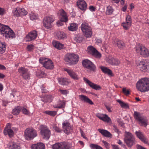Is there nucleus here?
I'll use <instances>...</instances> for the list:
<instances>
[{"mask_svg":"<svg viewBox=\"0 0 149 149\" xmlns=\"http://www.w3.org/2000/svg\"><path fill=\"white\" fill-rule=\"evenodd\" d=\"M137 88L141 92L149 91V79L143 78L139 80L137 83Z\"/></svg>","mask_w":149,"mask_h":149,"instance_id":"f257e3e1","label":"nucleus"},{"mask_svg":"<svg viewBox=\"0 0 149 149\" xmlns=\"http://www.w3.org/2000/svg\"><path fill=\"white\" fill-rule=\"evenodd\" d=\"M79 59L78 55L74 53H68L65 55L64 60L66 64L69 65H72L76 64Z\"/></svg>","mask_w":149,"mask_h":149,"instance_id":"f03ea898","label":"nucleus"},{"mask_svg":"<svg viewBox=\"0 0 149 149\" xmlns=\"http://www.w3.org/2000/svg\"><path fill=\"white\" fill-rule=\"evenodd\" d=\"M0 33L7 38H13L15 36L13 31L8 26L4 25H0Z\"/></svg>","mask_w":149,"mask_h":149,"instance_id":"7ed1b4c3","label":"nucleus"},{"mask_svg":"<svg viewBox=\"0 0 149 149\" xmlns=\"http://www.w3.org/2000/svg\"><path fill=\"white\" fill-rule=\"evenodd\" d=\"M124 141L129 147H131L132 146L135 144L136 141L133 135L131 133L127 132H125Z\"/></svg>","mask_w":149,"mask_h":149,"instance_id":"20e7f679","label":"nucleus"},{"mask_svg":"<svg viewBox=\"0 0 149 149\" xmlns=\"http://www.w3.org/2000/svg\"><path fill=\"white\" fill-rule=\"evenodd\" d=\"M134 117L139 123L141 125L146 127L148 125V119L146 117L141 116V114L138 112L135 111L133 114Z\"/></svg>","mask_w":149,"mask_h":149,"instance_id":"39448f33","label":"nucleus"},{"mask_svg":"<svg viewBox=\"0 0 149 149\" xmlns=\"http://www.w3.org/2000/svg\"><path fill=\"white\" fill-rule=\"evenodd\" d=\"M81 29L85 37H91L92 34L91 28L87 22L85 21L83 22L81 25Z\"/></svg>","mask_w":149,"mask_h":149,"instance_id":"423d86ee","label":"nucleus"},{"mask_svg":"<svg viewBox=\"0 0 149 149\" xmlns=\"http://www.w3.org/2000/svg\"><path fill=\"white\" fill-rule=\"evenodd\" d=\"M136 52L145 57L149 56V51L144 46L141 45H137L135 48Z\"/></svg>","mask_w":149,"mask_h":149,"instance_id":"0eeeda50","label":"nucleus"},{"mask_svg":"<svg viewBox=\"0 0 149 149\" xmlns=\"http://www.w3.org/2000/svg\"><path fill=\"white\" fill-rule=\"evenodd\" d=\"M40 133L43 139H48L51 135V131L47 126L41 125L40 128Z\"/></svg>","mask_w":149,"mask_h":149,"instance_id":"6e6552de","label":"nucleus"},{"mask_svg":"<svg viewBox=\"0 0 149 149\" xmlns=\"http://www.w3.org/2000/svg\"><path fill=\"white\" fill-rule=\"evenodd\" d=\"M37 135L36 131L33 128H27L25 131L24 136L26 139H33Z\"/></svg>","mask_w":149,"mask_h":149,"instance_id":"1a4fd4ad","label":"nucleus"},{"mask_svg":"<svg viewBox=\"0 0 149 149\" xmlns=\"http://www.w3.org/2000/svg\"><path fill=\"white\" fill-rule=\"evenodd\" d=\"M39 61L40 63L42 64L44 67L47 69L51 70L54 68L53 63L51 60L45 58H40Z\"/></svg>","mask_w":149,"mask_h":149,"instance_id":"9d476101","label":"nucleus"},{"mask_svg":"<svg viewBox=\"0 0 149 149\" xmlns=\"http://www.w3.org/2000/svg\"><path fill=\"white\" fill-rule=\"evenodd\" d=\"M54 18L52 16H49L45 17L43 20L44 26L47 29L52 27L51 24L54 20Z\"/></svg>","mask_w":149,"mask_h":149,"instance_id":"9b49d317","label":"nucleus"},{"mask_svg":"<svg viewBox=\"0 0 149 149\" xmlns=\"http://www.w3.org/2000/svg\"><path fill=\"white\" fill-rule=\"evenodd\" d=\"M18 72L20 73L24 79H29L30 74L28 69L24 67H20L18 69Z\"/></svg>","mask_w":149,"mask_h":149,"instance_id":"f8f14e48","label":"nucleus"},{"mask_svg":"<svg viewBox=\"0 0 149 149\" xmlns=\"http://www.w3.org/2000/svg\"><path fill=\"white\" fill-rule=\"evenodd\" d=\"M136 65L137 69L139 70L144 72L146 71L147 63L144 60L138 61L136 63Z\"/></svg>","mask_w":149,"mask_h":149,"instance_id":"ddd939ff","label":"nucleus"},{"mask_svg":"<svg viewBox=\"0 0 149 149\" xmlns=\"http://www.w3.org/2000/svg\"><path fill=\"white\" fill-rule=\"evenodd\" d=\"M82 64L84 67L90 70L94 71L96 67L93 63L88 59H85L82 61Z\"/></svg>","mask_w":149,"mask_h":149,"instance_id":"4468645a","label":"nucleus"},{"mask_svg":"<svg viewBox=\"0 0 149 149\" xmlns=\"http://www.w3.org/2000/svg\"><path fill=\"white\" fill-rule=\"evenodd\" d=\"M135 134L137 137L144 143L149 145V142L148 139L146 137L143 133L140 131H136Z\"/></svg>","mask_w":149,"mask_h":149,"instance_id":"2eb2a0df","label":"nucleus"},{"mask_svg":"<svg viewBox=\"0 0 149 149\" xmlns=\"http://www.w3.org/2000/svg\"><path fill=\"white\" fill-rule=\"evenodd\" d=\"M60 20L63 22H66L68 20V17L66 12L61 9L59 10L58 13Z\"/></svg>","mask_w":149,"mask_h":149,"instance_id":"dca6fc26","label":"nucleus"},{"mask_svg":"<svg viewBox=\"0 0 149 149\" xmlns=\"http://www.w3.org/2000/svg\"><path fill=\"white\" fill-rule=\"evenodd\" d=\"M62 125L64 132L65 133L68 134L71 132L72 131V128L68 121H64Z\"/></svg>","mask_w":149,"mask_h":149,"instance_id":"f3484780","label":"nucleus"},{"mask_svg":"<svg viewBox=\"0 0 149 149\" xmlns=\"http://www.w3.org/2000/svg\"><path fill=\"white\" fill-rule=\"evenodd\" d=\"M83 79L86 84H87L91 88L96 90H98L101 88V86L95 84L89 80L88 79L84 77Z\"/></svg>","mask_w":149,"mask_h":149,"instance_id":"a211bd4d","label":"nucleus"},{"mask_svg":"<svg viewBox=\"0 0 149 149\" xmlns=\"http://www.w3.org/2000/svg\"><path fill=\"white\" fill-rule=\"evenodd\" d=\"M37 32L36 31H33L31 32L26 37V42L31 41L35 40L37 36Z\"/></svg>","mask_w":149,"mask_h":149,"instance_id":"6ab92c4d","label":"nucleus"},{"mask_svg":"<svg viewBox=\"0 0 149 149\" xmlns=\"http://www.w3.org/2000/svg\"><path fill=\"white\" fill-rule=\"evenodd\" d=\"M69 148L67 144L63 143H56L52 146L53 149H69Z\"/></svg>","mask_w":149,"mask_h":149,"instance_id":"aec40b11","label":"nucleus"},{"mask_svg":"<svg viewBox=\"0 0 149 149\" xmlns=\"http://www.w3.org/2000/svg\"><path fill=\"white\" fill-rule=\"evenodd\" d=\"M107 62L113 65H117L120 63V61L117 59L111 57H109L107 60Z\"/></svg>","mask_w":149,"mask_h":149,"instance_id":"412c9836","label":"nucleus"},{"mask_svg":"<svg viewBox=\"0 0 149 149\" xmlns=\"http://www.w3.org/2000/svg\"><path fill=\"white\" fill-rule=\"evenodd\" d=\"M64 70L67 72L69 76L74 80L78 79L79 77L78 75L72 70L67 68H65Z\"/></svg>","mask_w":149,"mask_h":149,"instance_id":"4be33fe9","label":"nucleus"},{"mask_svg":"<svg viewBox=\"0 0 149 149\" xmlns=\"http://www.w3.org/2000/svg\"><path fill=\"white\" fill-rule=\"evenodd\" d=\"M77 5L78 8L81 10L84 11L86 10L87 5L84 0L78 1L77 2Z\"/></svg>","mask_w":149,"mask_h":149,"instance_id":"5701e85b","label":"nucleus"},{"mask_svg":"<svg viewBox=\"0 0 149 149\" xmlns=\"http://www.w3.org/2000/svg\"><path fill=\"white\" fill-rule=\"evenodd\" d=\"M79 99L84 102H86L89 103L90 104H93V103L90 99L88 98L87 96L83 95H79Z\"/></svg>","mask_w":149,"mask_h":149,"instance_id":"b1692460","label":"nucleus"},{"mask_svg":"<svg viewBox=\"0 0 149 149\" xmlns=\"http://www.w3.org/2000/svg\"><path fill=\"white\" fill-rule=\"evenodd\" d=\"M118 47L120 50H123L125 47V45L124 42L122 40L117 39L115 41Z\"/></svg>","mask_w":149,"mask_h":149,"instance_id":"393cba45","label":"nucleus"},{"mask_svg":"<svg viewBox=\"0 0 149 149\" xmlns=\"http://www.w3.org/2000/svg\"><path fill=\"white\" fill-rule=\"evenodd\" d=\"M45 145L42 143H39L32 145V149H45Z\"/></svg>","mask_w":149,"mask_h":149,"instance_id":"a878e982","label":"nucleus"},{"mask_svg":"<svg viewBox=\"0 0 149 149\" xmlns=\"http://www.w3.org/2000/svg\"><path fill=\"white\" fill-rule=\"evenodd\" d=\"M53 46L58 49H63L64 45L58 41H54L52 42Z\"/></svg>","mask_w":149,"mask_h":149,"instance_id":"bb28decb","label":"nucleus"},{"mask_svg":"<svg viewBox=\"0 0 149 149\" xmlns=\"http://www.w3.org/2000/svg\"><path fill=\"white\" fill-rule=\"evenodd\" d=\"M99 132L104 136L107 137H111L112 136V134L107 130L99 129Z\"/></svg>","mask_w":149,"mask_h":149,"instance_id":"cd10ccee","label":"nucleus"},{"mask_svg":"<svg viewBox=\"0 0 149 149\" xmlns=\"http://www.w3.org/2000/svg\"><path fill=\"white\" fill-rule=\"evenodd\" d=\"M56 38L59 40H63L66 38V36L65 33L60 31H58L56 32Z\"/></svg>","mask_w":149,"mask_h":149,"instance_id":"c85d7f7f","label":"nucleus"},{"mask_svg":"<svg viewBox=\"0 0 149 149\" xmlns=\"http://www.w3.org/2000/svg\"><path fill=\"white\" fill-rule=\"evenodd\" d=\"M100 68L104 73L107 74L109 76H113L112 71L110 69L103 66L101 67Z\"/></svg>","mask_w":149,"mask_h":149,"instance_id":"c756f323","label":"nucleus"},{"mask_svg":"<svg viewBox=\"0 0 149 149\" xmlns=\"http://www.w3.org/2000/svg\"><path fill=\"white\" fill-rule=\"evenodd\" d=\"M5 135H8L9 136L11 137L13 136L14 135V132L11 129H5L3 131Z\"/></svg>","mask_w":149,"mask_h":149,"instance_id":"7c9ffc66","label":"nucleus"},{"mask_svg":"<svg viewBox=\"0 0 149 149\" xmlns=\"http://www.w3.org/2000/svg\"><path fill=\"white\" fill-rule=\"evenodd\" d=\"M6 46V43L0 40V54H3L5 51Z\"/></svg>","mask_w":149,"mask_h":149,"instance_id":"2f4dec72","label":"nucleus"},{"mask_svg":"<svg viewBox=\"0 0 149 149\" xmlns=\"http://www.w3.org/2000/svg\"><path fill=\"white\" fill-rule=\"evenodd\" d=\"M78 24H77L72 23L70 24L68 27V29L71 31L76 30L77 29Z\"/></svg>","mask_w":149,"mask_h":149,"instance_id":"473e14b6","label":"nucleus"},{"mask_svg":"<svg viewBox=\"0 0 149 149\" xmlns=\"http://www.w3.org/2000/svg\"><path fill=\"white\" fill-rule=\"evenodd\" d=\"M58 81L59 84L61 85H67L68 84V81L65 78H59L58 79Z\"/></svg>","mask_w":149,"mask_h":149,"instance_id":"72a5a7b5","label":"nucleus"},{"mask_svg":"<svg viewBox=\"0 0 149 149\" xmlns=\"http://www.w3.org/2000/svg\"><path fill=\"white\" fill-rule=\"evenodd\" d=\"M20 147L19 145L15 143H10L9 149H20Z\"/></svg>","mask_w":149,"mask_h":149,"instance_id":"f704fd0d","label":"nucleus"},{"mask_svg":"<svg viewBox=\"0 0 149 149\" xmlns=\"http://www.w3.org/2000/svg\"><path fill=\"white\" fill-rule=\"evenodd\" d=\"M65 105V103L63 101H59L54 107L55 108H61L64 107Z\"/></svg>","mask_w":149,"mask_h":149,"instance_id":"c9c22d12","label":"nucleus"},{"mask_svg":"<svg viewBox=\"0 0 149 149\" xmlns=\"http://www.w3.org/2000/svg\"><path fill=\"white\" fill-rule=\"evenodd\" d=\"M88 52L91 54L92 55L97 50L96 49L92 46H88L87 48Z\"/></svg>","mask_w":149,"mask_h":149,"instance_id":"e433bc0d","label":"nucleus"},{"mask_svg":"<svg viewBox=\"0 0 149 149\" xmlns=\"http://www.w3.org/2000/svg\"><path fill=\"white\" fill-rule=\"evenodd\" d=\"M117 102L119 103L121 108H129L128 104L127 103H125L119 100H118Z\"/></svg>","mask_w":149,"mask_h":149,"instance_id":"4c0bfd02","label":"nucleus"},{"mask_svg":"<svg viewBox=\"0 0 149 149\" xmlns=\"http://www.w3.org/2000/svg\"><path fill=\"white\" fill-rule=\"evenodd\" d=\"M21 110V107L18 106L13 110L12 113L13 115H17L19 113Z\"/></svg>","mask_w":149,"mask_h":149,"instance_id":"58836bf2","label":"nucleus"},{"mask_svg":"<svg viewBox=\"0 0 149 149\" xmlns=\"http://www.w3.org/2000/svg\"><path fill=\"white\" fill-rule=\"evenodd\" d=\"M36 75L39 77H46V74L43 71L40 70L37 71L36 73Z\"/></svg>","mask_w":149,"mask_h":149,"instance_id":"ea45409f","label":"nucleus"},{"mask_svg":"<svg viewBox=\"0 0 149 149\" xmlns=\"http://www.w3.org/2000/svg\"><path fill=\"white\" fill-rule=\"evenodd\" d=\"M21 8L18 7L13 12V13L15 15L18 17L21 16Z\"/></svg>","mask_w":149,"mask_h":149,"instance_id":"a19ab883","label":"nucleus"},{"mask_svg":"<svg viewBox=\"0 0 149 149\" xmlns=\"http://www.w3.org/2000/svg\"><path fill=\"white\" fill-rule=\"evenodd\" d=\"M113 11V9L112 7L110 6H109L107 7L106 14L108 15L111 14Z\"/></svg>","mask_w":149,"mask_h":149,"instance_id":"79ce46f5","label":"nucleus"},{"mask_svg":"<svg viewBox=\"0 0 149 149\" xmlns=\"http://www.w3.org/2000/svg\"><path fill=\"white\" fill-rule=\"evenodd\" d=\"M89 146L91 149H103L101 146L94 144H90Z\"/></svg>","mask_w":149,"mask_h":149,"instance_id":"37998d69","label":"nucleus"},{"mask_svg":"<svg viewBox=\"0 0 149 149\" xmlns=\"http://www.w3.org/2000/svg\"><path fill=\"white\" fill-rule=\"evenodd\" d=\"M100 120L107 123L111 121L110 118L106 114H104Z\"/></svg>","mask_w":149,"mask_h":149,"instance_id":"c03bdc74","label":"nucleus"},{"mask_svg":"<svg viewBox=\"0 0 149 149\" xmlns=\"http://www.w3.org/2000/svg\"><path fill=\"white\" fill-rule=\"evenodd\" d=\"M29 16L30 19L32 20L36 19L38 18V15L33 13H30L29 14Z\"/></svg>","mask_w":149,"mask_h":149,"instance_id":"a18cd8bd","label":"nucleus"},{"mask_svg":"<svg viewBox=\"0 0 149 149\" xmlns=\"http://www.w3.org/2000/svg\"><path fill=\"white\" fill-rule=\"evenodd\" d=\"M131 25L130 24L127 23L126 22H123L122 24V26H123L124 29L125 30L128 29Z\"/></svg>","mask_w":149,"mask_h":149,"instance_id":"49530a36","label":"nucleus"},{"mask_svg":"<svg viewBox=\"0 0 149 149\" xmlns=\"http://www.w3.org/2000/svg\"><path fill=\"white\" fill-rule=\"evenodd\" d=\"M22 113L25 115H29L30 113L29 110L24 107H21V110Z\"/></svg>","mask_w":149,"mask_h":149,"instance_id":"de8ad7c7","label":"nucleus"},{"mask_svg":"<svg viewBox=\"0 0 149 149\" xmlns=\"http://www.w3.org/2000/svg\"><path fill=\"white\" fill-rule=\"evenodd\" d=\"M44 113L46 114L52 116H54L56 114V112L55 111H46L44 112Z\"/></svg>","mask_w":149,"mask_h":149,"instance_id":"09e8293b","label":"nucleus"},{"mask_svg":"<svg viewBox=\"0 0 149 149\" xmlns=\"http://www.w3.org/2000/svg\"><path fill=\"white\" fill-rule=\"evenodd\" d=\"M126 22L131 25L132 19L130 15H127V16L126 18Z\"/></svg>","mask_w":149,"mask_h":149,"instance_id":"8fccbe9b","label":"nucleus"},{"mask_svg":"<svg viewBox=\"0 0 149 149\" xmlns=\"http://www.w3.org/2000/svg\"><path fill=\"white\" fill-rule=\"evenodd\" d=\"M21 16L26 15L28 13L27 11L23 8H21Z\"/></svg>","mask_w":149,"mask_h":149,"instance_id":"3c124183","label":"nucleus"},{"mask_svg":"<svg viewBox=\"0 0 149 149\" xmlns=\"http://www.w3.org/2000/svg\"><path fill=\"white\" fill-rule=\"evenodd\" d=\"M83 40V37L81 36H78L75 38V40L77 42L79 43L81 42Z\"/></svg>","mask_w":149,"mask_h":149,"instance_id":"603ef678","label":"nucleus"},{"mask_svg":"<svg viewBox=\"0 0 149 149\" xmlns=\"http://www.w3.org/2000/svg\"><path fill=\"white\" fill-rule=\"evenodd\" d=\"M93 56H94L96 58H100L101 57V55L100 53L97 50H96Z\"/></svg>","mask_w":149,"mask_h":149,"instance_id":"864d4df0","label":"nucleus"},{"mask_svg":"<svg viewBox=\"0 0 149 149\" xmlns=\"http://www.w3.org/2000/svg\"><path fill=\"white\" fill-rule=\"evenodd\" d=\"M113 130H114L115 132L117 133L118 134L121 133L119 131L116 125H113Z\"/></svg>","mask_w":149,"mask_h":149,"instance_id":"5fc2aeb1","label":"nucleus"},{"mask_svg":"<svg viewBox=\"0 0 149 149\" xmlns=\"http://www.w3.org/2000/svg\"><path fill=\"white\" fill-rule=\"evenodd\" d=\"M34 46L32 44L29 45H28L27 47V49L29 51H32L34 49Z\"/></svg>","mask_w":149,"mask_h":149,"instance_id":"6e6d98bb","label":"nucleus"},{"mask_svg":"<svg viewBox=\"0 0 149 149\" xmlns=\"http://www.w3.org/2000/svg\"><path fill=\"white\" fill-rule=\"evenodd\" d=\"M53 128L56 132H61L62 131L56 125H54L53 126Z\"/></svg>","mask_w":149,"mask_h":149,"instance_id":"4d7b16f0","label":"nucleus"},{"mask_svg":"<svg viewBox=\"0 0 149 149\" xmlns=\"http://www.w3.org/2000/svg\"><path fill=\"white\" fill-rule=\"evenodd\" d=\"M123 92L126 95L129 94L130 92L129 91L126 90V88H123Z\"/></svg>","mask_w":149,"mask_h":149,"instance_id":"13d9d810","label":"nucleus"},{"mask_svg":"<svg viewBox=\"0 0 149 149\" xmlns=\"http://www.w3.org/2000/svg\"><path fill=\"white\" fill-rule=\"evenodd\" d=\"M60 91L63 95H66L68 93V91L66 90H60Z\"/></svg>","mask_w":149,"mask_h":149,"instance_id":"bf43d9fd","label":"nucleus"},{"mask_svg":"<svg viewBox=\"0 0 149 149\" xmlns=\"http://www.w3.org/2000/svg\"><path fill=\"white\" fill-rule=\"evenodd\" d=\"M104 115V114H102L97 113L96 114V116L100 119H101L102 118V117Z\"/></svg>","mask_w":149,"mask_h":149,"instance_id":"052dcab7","label":"nucleus"},{"mask_svg":"<svg viewBox=\"0 0 149 149\" xmlns=\"http://www.w3.org/2000/svg\"><path fill=\"white\" fill-rule=\"evenodd\" d=\"M104 115V114H102L97 113L96 114V116L100 119H101L102 118V117Z\"/></svg>","mask_w":149,"mask_h":149,"instance_id":"680f3d73","label":"nucleus"},{"mask_svg":"<svg viewBox=\"0 0 149 149\" xmlns=\"http://www.w3.org/2000/svg\"><path fill=\"white\" fill-rule=\"evenodd\" d=\"M5 10L4 9L0 8V15H2L4 14Z\"/></svg>","mask_w":149,"mask_h":149,"instance_id":"e2e57ef3","label":"nucleus"},{"mask_svg":"<svg viewBox=\"0 0 149 149\" xmlns=\"http://www.w3.org/2000/svg\"><path fill=\"white\" fill-rule=\"evenodd\" d=\"M89 10L92 11H94L95 10V8L93 6H91L89 7Z\"/></svg>","mask_w":149,"mask_h":149,"instance_id":"0e129e2a","label":"nucleus"},{"mask_svg":"<svg viewBox=\"0 0 149 149\" xmlns=\"http://www.w3.org/2000/svg\"><path fill=\"white\" fill-rule=\"evenodd\" d=\"M113 149H120L118 147V146L115 145H111Z\"/></svg>","mask_w":149,"mask_h":149,"instance_id":"69168bd1","label":"nucleus"},{"mask_svg":"<svg viewBox=\"0 0 149 149\" xmlns=\"http://www.w3.org/2000/svg\"><path fill=\"white\" fill-rule=\"evenodd\" d=\"M6 68L3 65L0 64V70H6Z\"/></svg>","mask_w":149,"mask_h":149,"instance_id":"338daca9","label":"nucleus"},{"mask_svg":"<svg viewBox=\"0 0 149 149\" xmlns=\"http://www.w3.org/2000/svg\"><path fill=\"white\" fill-rule=\"evenodd\" d=\"M136 147L137 149H146L144 148L142 146L139 145H137Z\"/></svg>","mask_w":149,"mask_h":149,"instance_id":"774afa93","label":"nucleus"}]
</instances>
